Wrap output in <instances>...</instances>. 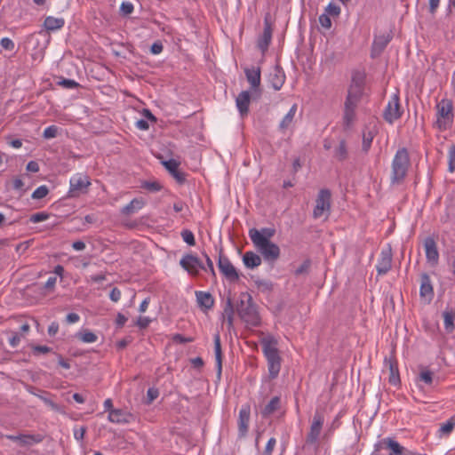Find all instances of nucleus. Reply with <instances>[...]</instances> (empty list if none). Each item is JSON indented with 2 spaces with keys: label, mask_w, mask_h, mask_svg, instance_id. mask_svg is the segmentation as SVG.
<instances>
[{
  "label": "nucleus",
  "mask_w": 455,
  "mask_h": 455,
  "mask_svg": "<svg viewBox=\"0 0 455 455\" xmlns=\"http://www.w3.org/2000/svg\"><path fill=\"white\" fill-rule=\"evenodd\" d=\"M275 234V229L271 228H263L260 230L253 228L249 230V237L253 245L264 259L269 262L275 261L280 256V248L270 241Z\"/></svg>",
  "instance_id": "1"
},
{
  "label": "nucleus",
  "mask_w": 455,
  "mask_h": 455,
  "mask_svg": "<svg viewBox=\"0 0 455 455\" xmlns=\"http://www.w3.org/2000/svg\"><path fill=\"white\" fill-rule=\"evenodd\" d=\"M410 164V156L407 148H399L395 152L391 164V185H401L404 181Z\"/></svg>",
  "instance_id": "2"
},
{
  "label": "nucleus",
  "mask_w": 455,
  "mask_h": 455,
  "mask_svg": "<svg viewBox=\"0 0 455 455\" xmlns=\"http://www.w3.org/2000/svg\"><path fill=\"white\" fill-rule=\"evenodd\" d=\"M277 342L273 337L261 340L262 351L267 361V370L270 379H275L281 369V357L276 347Z\"/></svg>",
  "instance_id": "3"
},
{
  "label": "nucleus",
  "mask_w": 455,
  "mask_h": 455,
  "mask_svg": "<svg viewBox=\"0 0 455 455\" xmlns=\"http://www.w3.org/2000/svg\"><path fill=\"white\" fill-rule=\"evenodd\" d=\"M236 310L240 318L247 325L257 327L260 324V316L257 306L249 293L244 292L240 295Z\"/></svg>",
  "instance_id": "4"
},
{
  "label": "nucleus",
  "mask_w": 455,
  "mask_h": 455,
  "mask_svg": "<svg viewBox=\"0 0 455 455\" xmlns=\"http://www.w3.org/2000/svg\"><path fill=\"white\" fill-rule=\"evenodd\" d=\"M331 193L328 188H322L319 190L315 199L313 218L317 220L324 216L325 219H328L331 214Z\"/></svg>",
  "instance_id": "5"
},
{
  "label": "nucleus",
  "mask_w": 455,
  "mask_h": 455,
  "mask_svg": "<svg viewBox=\"0 0 455 455\" xmlns=\"http://www.w3.org/2000/svg\"><path fill=\"white\" fill-rule=\"evenodd\" d=\"M90 186L91 180L88 175L76 173L69 180L68 196L69 198H76L83 194H86Z\"/></svg>",
  "instance_id": "6"
},
{
  "label": "nucleus",
  "mask_w": 455,
  "mask_h": 455,
  "mask_svg": "<svg viewBox=\"0 0 455 455\" xmlns=\"http://www.w3.org/2000/svg\"><path fill=\"white\" fill-rule=\"evenodd\" d=\"M452 103L447 100H442L436 105L437 120L436 124L439 129H446L451 123L453 118Z\"/></svg>",
  "instance_id": "7"
},
{
  "label": "nucleus",
  "mask_w": 455,
  "mask_h": 455,
  "mask_svg": "<svg viewBox=\"0 0 455 455\" xmlns=\"http://www.w3.org/2000/svg\"><path fill=\"white\" fill-rule=\"evenodd\" d=\"M387 449L391 451L389 454L393 455H405L408 451L405 447L402 446L395 439L386 437L374 444L372 455H381L382 451Z\"/></svg>",
  "instance_id": "8"
},
{
  "label": "nucleus",
  "mask_w": 455,
  "mask_h": 455,
  "mask_svg": "<svg viewBox=\"0 0 455 455\" xmlns=\"http://www.w3.org/2000/svg\"><path fill=\"white\" fill-rule=\"evenodd\" d=\"M402 113L399 96L395 93L391 96L384 109L383 117L387 123L393 124L401 117Z\"/></svg>",
  "instance_id": "9"
},
{
  "label": "nucleus",
  "mask_w": 455,
  "mask_h": 455,
  "mask_svg": "<svg viewBox=\"0 0 455 455\" xmlns=\"http://www.w3.org/2000/svg\"><path fill=\"white\" fill-rule=\"evenodd\" d=\"M180 265L184 270H186L189 275L193 276L198 275L199 270L201 268H204V264L197 256L192 253L185 254L180 259Z\"/></svg>",
  "instance_id": "10"
},
{
  "label": "nucleus",
  "mask_w": 455,
  "mask_h": 455,
  "mask_svg": "<svg viewBox=\"0 0 455 455\" xmlns=\"http://www.w3.org/2000/svg\"><path fill=\"white\" fill-rule=\"evenodd\" d=\"M218 267L220 273L229 281L235 282L239 279V275L236 268L231 263L229 259L222 253V250L220 251L218 259Z\"/></svg>",
  "instance_id": "11"
},
{
  "label": "nucleus",
  "mask_w": 455,
  "mask_h": 455,
  "mask_svg": "<svg viewBox=\"0 0 455 455\" xmlns=\"http://www.w3.org/2000/svg\"><path fill=\"white\" fill-rule=\"evenodd\" d=\"M244 74L247 81L251 84L252 96L255 98H259L260 96V68L255 66L246 67L244 68Z\"/></svg>",
  "instance_id": "12"
},
{
  "label": "nucleus",
  "mask_w": 455,
  "mask_h": 455,
  "mask_svg": "<svg viewBox=\"0 0 455 455\" xmlns=\"http://www.w3.org/2000/svg\"><path fill=\"white\" fill-rule=\"evenodd\" d=\"M323 423V415L321 412L316 411L313 417L310 429L307 435V443L314 444L318 441Z\"/></svg>",
  "instance_id": "13"
},
{
  "label": "nucleus",
  "mask_w": 455,
  "mask_h": 455,
  "mask_svg": "<svg viewBox=\"0 0 455 455\" xmlns=\"http://www.w3.org/2000/svg\"><path fill=\"white\" fill-rule=\"evenodd\" d=\"M251 419V409L248 404H244L239 411L237 427H238V438L242 439L246 437L249 430V424Z\"/></svg>",
  "instance_id": "14"
},
{
  "label": "nucleus",
  "mask_w": 455,
  "mask_h": 455,
  "mask_svg": "<svg viewBox=\"0 0 455 455\" xmlns=\"http://www.w3.org/2000/svg\"><path fill=\"white\" fill-rule=\"evenodd\" d=\"M364 72L359 70L354 71L352 74L351 84L347 93L362 98L364 90Z\"/></svg>",
  "instance_id": "15"
},
{
  "label": "nucleus",
  "mask_w": 455,
  "mask_h": 455,
  "mask_svg": "<svg viewBox=\"0 0 455 455\" xmlns=\"http://www.w3.org/2000/svg\"><path fill=\"white\" fill-rule=\"evenodd\" d=\"M108 421L115 424H130L136 420V416L128 411L116 409L111 411L108 416Z\"/></svg>",
  "instance_id": "16"
},
{
  "label": "nucleus",
  "mask_w": 455,
  "mask_h": 455,
  "mask_svg": "<svg viewBox=\"0 0 455 455\" xmlns=\"http://www.w3.org/2000/svg\"><path fill=\"white\" fill-rule=\"evenodd\" d=\"M392 267V252L391 248L384 249L381 251L376 269L378 275H386Z\"/></svg>",
  "instance_id": "17"
},
{
  "label": "nucleus",
  "mask_w": 455,
  "mask_h": 455,
  "mask_svg": "<svg viewBox=\"0 0 455 455\" xmlns=\"http://www.w3.org/2000/svg\"><path fill=\"white\" fill-rule=\"evenodd\" d=\"M419 296L430 302L434 298V287L430 276L427 273L420 275Z\"/></svg>",
  "instance_id": "18"
},
{
  "label": "nucleus",
  "mask_w": 455,
  "mask_h": 455,
  "mask_svg": "<svg viewBox=\"0 0 455 455\" xmlns=\"http://www.w3.org/2000/svg\"><path fill=\"white\" fill-rule=\"evenodd\" d=\"M424 248L427 260L433 265L437 264L439 259V252L435 239L430 236L427 237L424 241Z\"/></svg>",
  "instance_id": "19"
},
{
  "label": "nucleus",
  "mask_w": 455,
  "mask_h": 455,
  "mask_svg": "<svg viewBox=\"0 0 455 455\" xmlns=\"http://www.w3.org/2000/svg\"><path fill=\"white\" fill-rule=\"evenodd\" d=\"M163 164L180 185L186 182L187 174L179 170V163L176 160L170 159L164 161Z\"/></svg>",
  "instance_id": "20"
},
{
  "label": "nucleus",
  "mask_w": 455,
  "mask_h": 455,
  "mask_svg": "<svg viewBox=\"0 0 455 455\" xmlns=\"http://www.w3.org/2000/svg\"><path fill=\"white\" fill-rule=\"evenodd\" d=\"M251 95V92L243 91L236 97L235 105L241 116L248 114Z\"/></svg>",
  "instance_id": "21"
},
{
  "label": "nucleus",
  "mask_w": 455,
  "mask_h": 455,
  "mask_svg": "<svg viewBox=\"0 0 455 455\" xmlns=\"http://www.w3.org/2000/svg\"><path fill=\"white\" fill-rule=\"evenodd\" d=\"M391 39L392 36L389 34L375 36L371 45V57L375 58L380 55Z\"/></svg>",
  "instance_id": "22"
},
{
  "label": "nucleus",
  "mask_w": 455,
  "mask_h": 455,
  "mask_svg": "<svg viewBox=\"0 0 455 455\" xmlns=\"http://www.w3.org/2000/svg\"><path fill=\"white\" fill-rule=\"evenodd\" d=\"M272 39V28L269 22L265 20L262 35L258 39V47L264 53L267 51Z\"/></svg>",
  "instance_id": "23"
},
{
  "label": "nucleus",
  "mask_w": 455,
  "mask_h": 455,
  "mask_svg": "<svg viewBox=\"0 0 455 455\" xmlns=\"http://www.w3.org/2000/svg\"><path fill=\"white\" fill-rule=\"evenodd\" d=\"M281 409V397L275 395L271 398V400L264 405L260 410V415L263 419H267L271 417L274 413L278 411Z\"/></svg>",
  "instance_id": "24"
},
{
  "label": "nucleus",
  "mask_w": 455,
  "mask_h": 455,
  "mask_svg": "<svg viewBox=\"0 0 455 455\" xmlns=\"http://www.w3.org/2000/svg\"><path fill=\"white\" fill-rule=\"evenodd\" d=\"M285 82L283 70L276 66L269 76V83L275 91H279Z\"/></svg>",
  "instance_id": "25"
},
{
  "label": "nucleus",
  "mask_w": 455,
  "mask_h": 455,
  "mask_svg": "<svg viewBox=\"0 0 455 455\" xmlns=\"http://www.w3.org/2000/svg\"><path fill=\"white\" fill-rule=\"evenodd\" d=\"M385 367L389 370V377L388 381L390 384L396 386L400 383L399 371L397 368L396 363L391 358H385L384 360Z\"/></svg>",
  "instance_id": "26"
},
{
  "label": "nucleus",
  "mask_w": 455,
  "mask_h": 455,
  "mask_svg": "<svg viewBox=\"0 0 455 455\" xmlns=\"http://www.w3.org/2000/svg\"><path fill=\"white\" fill-rule=\"evenodd\" d=\"M196 297L198 305L205 310L211 309L214 305V298L210 292L198 291H196Z\"/></svg>",
  "instance_id": "27"
},
{
  "label": "nucleus",
  "mask_w": 455,
  "mask_h": 455,
  "mask_svg": "<svg viewBox=\"0 0 455 455\" xmlns=\"http://www.w3.org/2000/svg\"><path fill=\"white\" fill-rule=\"evenodd\" d=\"M298 109L297 104H293L288 113L283 116L279 124V130L284 132L286 130L291 127L293 120Z\"/></svg>",
  "instance_id": "28"
},
{
  "label": "nucleus",
  "mask_w": 455,
  "mask_h": 455,
  "mask_svg": "<svg viewBox=\"0 0 455 455\" xmlns=\"http://www.w3.org/2000/svg\"><path fill=\"white\" fill-rule=\"evenodd\" d=\"M144 205L145 201L142 198H134L121 209V213L127 216L132 215L142 209Z\"/></svg>",
  "instance_id": "29"
},
{
  "label": "nucleus",
  "mask_w": 455,
  "mask_h": 455,
  "mask_svg": "<svg viewBox=\"0 0 455 455\" xmlns=\"http://www.w3.org/2000/svg\"><path fill=\"white\" fill-rule=\"evenodd\" d=\"M65 25V20L63 18H56L53 16H48L44 19V27L47 31H56L62 28Z\"/></svg>",
  "instance_id": "30"
},
{
  "label": "nucleus",
  "mask_w": 455,
  "mask_h": 455,
  "mask_svg": "<svg viewBox=\"0 0 455 455\" xmlns=\"http://www.w3.org/2000/svg\"><path fill=\"white\" fill-rule=\"evenodd\" d=\"M43 439L44 436L40 434H21V439L19 446L31 447L41 443Z\"/></svg>",
  "instance_id": "31"
},
{
  "label": "nucleus",
  "mask_w": 455,
  "mask_h": 455,
  "mask_svg": "<svg viewBox=\"0 0 455 455\" xmlns=\"http://www.w3.org/2000/svg\"><path fill=\"white\" fill-rule=\"evenodd\" d=\"M261 258L255 252L249 251L243 256V262L247 268H255L261 264Z\"/></svg>",
  "instance_id": "32"
},
{
  "label": "nucleus",
  "mask_w": 455,
  "mask_h": 455,
  "mask_svg": "<svg viewBox=\"0 0 455 455\" xmlns=\"http://www.w3.org/2000/svg\"><path fill=\"white\" fill-rule=\"evenodd\" d=\"M214 353H215V360L217 366V373L220 377L221 375L222 370V352H221V345H220V337L219 333L214 335Z\"/></svg>",
  "instance_id": "33"
},
{
  "label": "nucleus",
  "mask_w": 455,
  "mask_h": 455,
  "mask_svg": "<svg viewBox=\"0 0 455 455\" xmlns=\"http://www.w3.org/2000/svg\"><path fill=\"white\" fill-rule=\"evenodd\" d=\"M443 326L447 333H452L455 330V311L453 309H446L443 312Z\"/></svg>",
  "instance_id": "34"
},
{
  "label": "nucleus",
  "mask_w": 455,
  "mask_h": 455,
  "mask_svg": "<svg viewBox=\"0 0 455 455\" xmlns=\"http://www.w3.org/2000/svg\"><path fill=\"white\" fill-rule=\"evenodd\" d=\"M234 306L232 303L231 299H228L226 301V305L224 307L223 310V322L227 323L228 329H231L233 327V322H234Z\"/></svg>",
  "instance_id": "35"
},
{
  "label": "nucleus",
  "mask_w": 455,
  "mask_h": 455,
  "mask_svg": "<svg viewBox=\"0 0 455 455\" xmlns=\"http://www.w3.org/2000/svg\"><path fill=\"white\" fill-rule=\"evenodd\" d=\"M454 427L455 419L451 417L446 422L440 424L436 435L439 438L448 437L454 430Z\"/></svg>",
  "instance_id": "36"
},
{
  "label": "nucleus",
  "mask_w": 455,
  "mask_h": 455,
  "mask_svg": "<svg viewBox=\"0 0 455 455\" xmlns=\"http://www.w3.org/2000/svg\"><path fill=\"white\" fill-rule=\"evenodd\" d=\"M28 392L30 394L37 396L39 399H41L44 403V404L49 406L52 411H60V406L56 403H54L52 399H50L49 397L44 395L47 394L45 391H39V393H36V392H35V388L30 387L28 389Z\"/></svg>",
  "instance_id": "37"
},
{
  "label": "nucleus",
  "mask_w": 455,
  "mask_h": 455,
  "mask_svg": "<svg viewBox=\"0 0 455 455\" xmlns=\"http://www.w3.org/2000/svg\"><path fill=\"white\" fill-rule=\"evenodd\" d=\"M254 283L259 291L265 294L271 293L274 289V283L270 280L257 278Z\"/></svg>",
  "instance_id": "38"
},
{
  "label": "nucleus",
  "mask_w": 455,
  "mask_h": 455,
  "mask_svg": "<svg viewBox=\"0 0 455 455\" xmlns=\"http://www.w3.org/2000/svg\"><path fill=\"white\" fill-rule=\"evenodd\" d=\"M76 337L84 343H94L98 339L97 335L89 330H83L78 331L76 334Z\"/></svg>",
  "instance_id": "39"
},
{
  "label": "nucleus",
  "mask_w": 455,
  "mask_h": 455,
  "mask_svg": "<svg viewBox=\"0 0 455 455\" xmlns=\"http://www.w3.org/2000/svg\"><path fill=\"white\" fill-rule=\"evenodd\" d=\"M140 188L151 193L158 192L163 188L157 180H144L141 182Z\"/></svg>",
  "instance_id": "40"
},
{
  "label": "nucleus",
  "mask_w": 455,
  "mask_h": 455,
  "mask_svg": "<svg viewBox=\"0 0 455 455\" xmlns=\"http://www.w3.org/2000/svg\"><path fill=\"white\" fill-rule=\"evenodd\" d=\"M334 156L339 161H344L347 158V149L344 140H341L335 148Z\"/></svg>",
  "instance_id": "41"
},
{
  "label": "nucleus",
  "mask_w": 455,
  "mask_h": 455,
  "mask_svg": "<svg viewBox=\"0 0 455 455\" xmlns=\"http://www.w3.org/2000/svg\"><path fill=\"white\" fill-rule=\"evenodd\" d=\"M60 132V128L57 125H50L46 127L43 132V137L45 140H51L56 138Z\"/></svg>",
  "instance_id": "42"
},
{
  "label": "nucleus",
  "mask_w": 455,
  "mask_h": 455,
  "mask_svg": "<svg viewBox=\"0 0 455 455\" xmlns=\"http://www.w3.org/2000/svg\"><path fill=\"white\" fill-rule=\"evenodd\" d=\"M355 118V109L344 108L343 122L346 127H349Z\"/></svg>",
  "instance_id": "43"
},
{
  "label": "nucleus",
  "mask_w": 455,
  "mask_h": 455,
  "mask_svg": "<svg viewBox=\"0 0 455 455\" xmlns=\"http://www.w3.org/2000/svg\"><path fill=\"white\" fill-rule=\"evenodd\" d=\"M361 99L362 98H360V97L347 93V96L345 100L344 108H350L352 109H356L357 105L360 102Z\"/></svg>",
  "instance_id": "44"
},
{
  "label": "nucleus",
  "mask_w": 455,
  "mask_h": 455,
  "mask_svg": "<svg viewBox=\"0 0 455 455\" xmlns=\"http://www.w3.org/2000/svg\"><path fill=\"white\" fill-rule=\"evenodd\" d=\"M203 255L205 259L206 265H204V268H201V270H204V272L209 273L212 275V277H213L215 279L216 272H215V269L213 267L212 260L211 259V258L209 257V255L207 253L203 252Z\"/></svg>",
  "instance_id": "45"
},
{
  "label": "nucleus",
  "mask_w": 455,
  "mask_h": 455,
  "mask_svg": "<svg viewBox=\"0 0 455 455\" xmlns=\"http://www.w3.org/2000/svg\"><path fill=\"white\" fill-rule=\"evenodd\" d=\"M49 193V188L45 185L38 187L31 195L33 199L38 200L45 197Z\"/></svg>",
  "instance_id": "46"
},
{
  "label": "nucleus",
  "mask_w": 455,
  "mask_h": 455,
  "mask_svg": "<svg viewBox=\"0 0 455 455\" xmlns=\"http://www.w3.org/2000/svg\"><path fill=\"white\" fill-rule=\"evenodd\" d=\"M181 237L185 243H187L190 246H194L196 244L195 235L192 231L188 229H184L181 231Z\"/></svg>",
  "instance_id": "47"
},
{
  "label": "nucleus",
  "mask_w": 455,
  "mask_h": 455,
  "mask_svg": "<svg viewBox=\"0 0 455 455\" xmlns=\"http://www.w3.org/2000/svg\"><path fill=\"white\" fill-rule=\"evenodd\" d=\"M373 137H374V135L371 132L363 133V150L364 152H368V150L370 149Z\"/></svg>",
  "instance_id": "48"
},
{
  "label": "nucleus",
  "mask_w": 455,
  "mask_h": 455,
  "mask_svg": "<svg viewBox=\"0 0 455 455\" xmlns=\"http://www.w3.org/2000/svg\"><path fill=\"white\" fill-rule=\"evenodd\" d=\"M39 37H43L45 39V44H44V48L46 47V45L49 44L50 42V36L47 35V33L44 30H40L39 32H37L36 34H32L30 35L29 38L30 40H35L36 43V45L39 44V42H40V39Z\"/></svg>",
  "instance_id": "49"
},
{
  "label": "nucleus",
  "mask_w": 455,
  "mask_h": 455,
  "mask_svg": "<svg viewBox=\"0 0 455 455\" xmlns=\"http://www.w3.org/2000/svg\"><path fill=\"white\" fill-rule=\"evenodd\" d=\"M49 218V214L44 212H36V213H34L30 216V219L29 220L32 222V223H39V222H43L46 220H48Z\"/></svg>",
  "instance_id": "50"
},
{
  "label": "nucleus",
  "mask_w": 455,
  "mask_h": 455,
  "mask_svg": "<svg viewBox=\"0 0 455 455\" xmlns=\"http://www.w3.org/2000/svg\"><path fill=\"white\" fill-rule=\"evenodd\" d=\"M133 10H134V6H133L132 3L129 2V1L122 2L121 5H120V12L123 15H129L133 12Z\"/></svg>",
  "instance_id": "51"
},
{
  "label": "nucleus",
  "mask_w": 455,
  "mask_h": 455,
  "mask_svg": "<svg viewBox=\"0 0 455 455\" xmlns=\"http://www.w3.org/2000/svg\"><path fill=\"white\" fill-rule=\"evenodd\" d=\"M324 13H328L329 16H339L340 13V7L334 3H330L326 6Z\"/></svg>",
  "instance_id": "52"
},
{
  "label": "nucleus",
  "mask_w": 455,
  "mask_h": 455,
  "mask_svg": "<svg viewBox=\"0 0 455 455\" xmlns=\"http://www.w3.org/2000/svg\"><path fill=\"white\" fill-rule=\"evenodd\" d=\"M319 23L325 29L331 28V20L328 13L323 12L319 16Z\"/></svg>",
  "instance_id": "53"
},
{
  "label": "nucleus",
  "mask_w": 455,
  "mask_h": 455,
  "mask_svg": "<svg viewBox=\"0 0 455 455\" xmlns=\"http://www.w3.org/2000/svg\"><path fill=\"white\" fill-rule=\"evenodd\" d=\"M60 85H62L63 87L67 89H76L79 86V84L72 79H67L63 78L61 81L59 82Z\"/></svg>",
  "instance_id": "54"
},
{
  "label": "nucleus",
  "mask_w": 455,
  "mask_h": 455,
  "mask_svg": "<svg viewBox=\"0 0 455 455\" xmlns=\"http://www.w3.org/2000/svg\"><path fill=\"white\" fill-rule=\"evenodd\" d=\"M419 379L427 385L433 382V373L430 371H423L419 374Z\"/></svg>",
  "instance_id": "55"
},
{
  "label": "nucleus",
  "mask_w": 455,
  "mask_h": 455,
  "mask_svg": "<svg viewBox=\"0 0 455 455\" xmlns=\"http://www.w3.org/2000/svg\"><path fill=\"white\" fill-rule=\"evenodd\" d=\"M0 45L7 51H13L15 47L13 41L9 37H3L0 41Z\"/></svg>",
  "instance_id": "56"
},
{
  "label": "nucleus",
  "mask_w": 455,
  "mask_h": 455,
  "mask_svg": "<svg viewBox=\"0 0 455 455\" xmlns=\"http://www.w3.org/2000/svg\"><path fill=\"white\" fill-rule=\"evenodd\" d=\"M449 171L451 172L455 171V145L449 150Z\"/></svg>",
  "instance_id": "57"
},
{
  "label": "nucleus",
  "mask_w": 455,
  "mask_h": 455,
  "mask_svg": "<svg viewBox=\"0 0 455 455\" xmlns=\"http://www.w3.org/2000/svg\"><path fill=\"white\" fill-rule=\"evenodd\" d=\"M52 350L51 347L47 346L36 345L32 347L33 355H38L40 354H47Z\"/></svg>",
  "instance_id": "58"
},
{
  "label": "nucleus",
  "mask_w": 455,
  "mask_h": 455,
  "mask_svg": "<svg viewBox=\"0 0 455 455\" xmlns=\"http://www.w3.org/2000/svg\"><path fill=\"white\" fill-rule=\"evenodd\" d=\"M159 395V392L156 388L150 387L147 391V403L150 404Z\"/></svg>",
  "instance_id": "59"
},
{
  "label": "nucleus",
  "mask_w": 455,
  "mask_h": 455,
  "mask_svg": "<svg viewBox=\"0 0 455 455\" xmlns=\"http://www.w3.org/2000/svg\"><path fill=\"white\" fill-rule=\"evenodd\" d=\"M311 265L310 259H306L296 270L295 275H299L308 271Z\"/></svg>",
  "instance_id": "60"
},
{
  "label": "nucleus",
  "mask_w": 455,
  "mask_h": 455,
  "mask_svg": "<svg viewBox=\"0 0 455 455\" xmlns=\"http://www.w3.org/2000/svg\"><path fill=\"white\" fill-rule=\"evenodd\" d=\"M20 335L19 333L12 332L11 337H9L8 342L12 347L15 348L20 345Z\"/></svg>",
  "instance_id": "61"
},
{
  "label": "nucleus",
  "mask_w": 455,
  "mask_h": 455,
  "mask_svg": "<svg viewBox=\"0 0 455 455\" xmlns=\"http://www.w3.org/2000/svg\"><path fill=\"white\" fill-rule=\"evenodd\" d=\"M164 45L161 41H156L150 47V52L154 55L160 54L163 52Z\"/></svg>",
  "instance_id": "62"
},
{
  "label": "nucleus",
  "mask_w": 455,
  "mask_h": 455,
  "mask_svg": "<svg viewBox=\"0 0 455 455\" xmlns=\"http://www.w3.org/2000/svg\"><path fill=\"white\" fill-rule=\"evenodd\" d=\"M276 444V439L275 437H271L268 442L267 443V445L265 447V454L266 455H272V452L274 451V448Z\"/></svg>",
  "instance_id": "63"
},
{
  "label": "nucleus",
  "mask_w": 455,
  "mask_h": 455,
  "mask_svg": "<svg viewBox=\"0 0 455 455\" xmlns=\"http://www.w3.org/2000/svg\"><path fill=\"white\" fill-rule=\"evenodd\" d=\"M109 298L113 302L119 301L121 299V291L118 288L114 287L109 293Z\"/></svg>",
  "instance_id": "64"
}]
</instances>
